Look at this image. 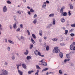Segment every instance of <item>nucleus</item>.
I'll return each mask as SVG.
<instances>
[{
  "label": "nucleus",
  "instance_id": "58",
  "mask_svg": "<svg viewBox=\"0 0 75 75\" xmlns=\"http://www.w3.org/2000/svg\"><path fill=\"white\" fill-rule=\"evenodd\" d=\"M46 2L47 4H49V3H50V2H49L48 1H46Z\"/></svg>",
  "mask_w": 75,
  "mask_h": 75
},
{
  "label": "nucleus",
  "instance_id": "61",
  "mask_svg": "<svg viewBox=\"0 0 75 75\" xmlns=\"http://www.w3.org/2000/svg\"><path fill=\"white\" fill-rule=\"evenodd\" d=\"M39 33H42V30H40V31Z\"/></svg>",
  "mask_w": 75,
  "mask_h": 75
},
{
  "label": "nucleus",
  "instance_id": "41",
  "mask_svg": "<svg viewBox=\"0 0 75 75\" xmlns=\"http://www.w3.org/2000/svg\"><path fill=\"white\" fill-rule=\"evenodd\" d=\"M70 35L71 37H74L75 36V34L74 33H71L70 34Z\"/></svg>",
  "mask_w": 75,
  "mask_h": 75
},
{
  "label": "nucleus",
  "instance_id": "23",
  "mask_svg": "<svg viewBox=\"0 0 75 75\" xmlns=\"http://www.w3.org/2000/svg\"><path fill=\"white\" fill-rule=\"evenodd\" d=\"M58 39H56L55 38H53L52 39V41H58Z\"/></svg>",
  "mask_w": 75,
  "mask_h": 75
},
{
  "label": "nucleus",
  "instance_id": "57",
  "mask_svg": "<svg viewBox=\"0 0 75 75\" xmlns=\"http://www.w3.org/2000/svg\"><path fill=\"white\" fill-rule=\"evenodd\" d=\"M37 52H38V50H36V52H35V54H36V55H37Z\"/></svg>",
  "mask_w": 75,
  "mask_h": 75
},
{
  "label": "nucleus",
  "instance_id": "34",
  "mask_svg": "<svg viewBox=\"0 0 75 75\" xmlns=\"http://www.w3.org/2000/svg\"><path fill=\"white\" fill-rule=\"evenodd\" d=\"M20 31V28H18L16 30V32H18V31Z\"/></svg>",
  "mask_w": 75,
  "mask_h": 75
},
{
  "label": "nucleus",
  "instance_id": "63",
  "mask_svg": "<svg viewBox=\"0 0 75 75\" xmlns=\"http://www.w3.org/2000/svg\"><path fill=\"white\" fill-rule=\"evenodd\" d=\"M42 33H39V35L40 36H42Z\"/></svg>",
  "mask_w": 75,
  "mask_h": 75
},
{
  "label": "nucleus",
  "instance_id": "7",
  "mask_svg": "<svg viewBox=\"0 0 75 75\" xmlns=\"http://www.w3.org/2000/svg\"><path fill=\"white\" fill-rule=\"evenodd\" d=\"M22 67H23V68H24V69H26V68H27V66H26V65H25V64H22Z\"/></svg>",
  "mask_w": 75,
  "mask_h": 75
},
{
  "label": "nucleus",
  "instance_id": "31",
  "mask_svg": "<svg viewBox=\"0 0 75 75\" xmlns=\"http://www.w3.org/2000/svg\"><path fill=\"white\" fill-rule=\"evenodd\" d=\"M36 67L37 69H41V68L40 67H39V66H38V65H36Z\"/></svg>",
  "mask_w": 75,
  "mask_h": 75
},
{
  "label": "nucleus",
  "instance_id": "36",
  "mask_svg": "<svg viewBox=\"0 0 75 75\" xmlns=\"http://www.w3.org/2000/svg\"><path fill=\"white\" fill-rule=\"evenodd\" d=\"M45 7H46V5H45L44 4H43L42 6V8H45Z\"/></svg>",
  "mask_w": 75,
  "mask_h": 75
},
{
  "label": "nucleus",
  "instance_id": "21",
  "mask_svg": "<svg viewBox=\"0 0 75 75\" xmlns=\"http://www.w3.org/2000/svg\"><path fill=\"white\" fill-rule=\"evenodd\" d=\"M31 41L32 43H33V44H34V43H35V41H34V40H33V38H31Z\"/></svg>",
  "mask_w": 75,
  "mask_h": 75
},
{
  "label": "nucleus",
  "instance_id": "54",
  "mask_svg": "<svg viewBox=\"0 0 75 75\" xmlns=\"http://www.w3.org/2000/svg\"><path fill=\"white\" fill-rule=\"evenodd\" d=\"M71 67H73L74 66V63H72V62H71Z\"/></svg>",
  "mask_w": 75,
  "mask_h": 75
},
{
  "label": "nucleus",
  "instance_id": "29",
  "mask_svg": "<svg viewBox=\"0 0 75 75\" xmlns=\"http://www.w3.org/2000/svg\"><path fill=\"white\" fill-rule=\"evenodd\" d=\"M75 53V51H71L70 53V54H71V55H72V54H74Z\"/></svg>",
  "mask_w": 75,
  "mask_h": 75
},
{
  "label": "nucleus",
  "instance_id": "17",
  "mask_svg": "<svg viewBox=\"0 0 75 75\" xmlns=\"http://www.w3.org/2000/svg\"><path fill=\"white\" fill-rule=\"evenodd\" d=\"M8 42L10 44H14V42H13L12 41H11L10 40H8Z\"/></svg>",
  "mask_w": 75,
  "mask_h": 75
},
{
  "label": "nucleus",
  "instance_id": "39",
  "mask_svg": "<svg viewBox=\"0 0 75 75\" xmlns=\"http://www.w3.org/2000/svg\"><path fill=\"white\" fill-rule=\"evenodd\" d=\"M11 58L13 60H14V59H15V57H14V55L12 56L11 57Z\"/></svg>",
  "mask_w": 75,
  "mask_h": 75
},
{
  "label": "nucleus",
  "instance_id": "24",
  "mask_svg": "<svg viewBox=\"0 0 75 75\" xmlns=\"http://www.w3.org/2000/svg\"><path fill=\"white\" fill-rule=\"evenodd\" d=\"M70 9H73L74 8V7L72 6V4L70 5Z\"/></svg>",
  "mask_w": 75,
  "mask_h": 75
},
{
  "label": "nucleus",
  "instance_id": "51",
  "mask_svg": "<svg viewBox=\"0 0 75 75\" xmlns=\"http://www.w3.org/2000/svg\"><path fill=\"white\" fill-rule=\"evenodd\" d=\"M68 13H69V16H71V11H69L68 12Z\"/></svg>",
  "mask_w": 75,
  "mask_h": 75
},
{
  "label": "nucleus",
  "instance_id": "48",
  "mask_svg": "<svg viewBox=\"0 0 75 75\" xmlns=\"http://www.w3.org/2000/svg\"><path fill=\"white\" fill-rule=\"evenodd\" d=\"M71 27H75V24H71Z\"/></svg>",
  "mask_w": 75,
  "mask_h": 75
},
{
  "label": "nucleus",
  "instance_id": "32",
  "mask_svg": "<svg viewBox=\"0 0 75 75\" xmlns=\"http://www.w3.org/2000/svg\"><path fill=\"white\" fill-rule=\"evenodd\" d=\"M30 11L31 13H33V12H34V10L33 9H30Z\"/></svg>",
  "mask_w": 75,
  "mask_h": 75
},
{
  "label": "nucleus",
  "instance_id": "25",
  "mask_svg": "<svg viewBox=\"0 0 75 75\" xmlns=\"http://www.w3.org/2000/svg\"><path fill=\"white\" fill-rule=\"evenodd\" d=\"M34 72V71L31 70L30 71H29L28 72V74H31L32 73Z\"/></svg>",
  "mask_w": 75,
  "mask_h": 75
},
{
  "label": "nucleus",
  "instance_id": "28",
  "mask_svg": "<svg viewBox=\"0 0 75 75\" xmlns=\"http://www.w3.org/2000/svg\"><path fill=\"white\" fill-rule=\"evenodd\" d=\"M9 28L11 30H12L13 29L12 25L11 24H10L9 25Z\"/></svg>",
  "mask_w": 75,
  "mask_h": 75
},
{
  "label": "nucleus",
  "instance_id": "6",
  "mask_svg": "<svg viewBox=\"0 0 75 75\" xmlns=\"http://www.w3.org/2000/svg\"><path fill=\"white\" fill-rule=\"evenodd\" d=\"M37 22V19L36 18L34 19L33 21V24H35Z\"/></svg>",
  "mask_w": 75,
  "mask_h": 75
},
{
  "label": "nucleus",
  "instance_id": "1",
  "mask_svg": "<svg viewBox=\"0 0 75 75\" xmlns=\"http://www.w3.org/2000/svg\"><path fill=\"white\" fill-rule=\"evenodd\" d=\"M1 74H2L3 75H8V71L4 69H1L0 71Z\"/></svg>",
  "mask_w": 75,
  "mask_h": 75
},
{
  "label": "nucleus",
  "instance_id": "64",
  "mask_svg": "<svg viewBox=\"0 0 75 75\" xmlns=\"http://www.w3.org/2000/svg\"><path fill=\"white\" fill-rule=\"evenodd\" d=\"M73 30H74V29H71L70 30V31L71 32H72V31H73Z\"/></svg>",
  "mask_w": 75,
  "mask_h": 75
},
{
  "label": "nucleus",
  "instance_id": "47",
  "mask_svg": "<svg viewBox=\"0 0 75 75\" xmlns=\"http://www.w3.org/2000/svg\"><path fill=\"white\" fill-rule=\"evenodd\" d=\"M59 74H62V71L61 70H59Z\"/></svg>",
  "mask_w": 75,
  "mask_h": 75
},
{
  "label": "nucleus",
  "instance_id": "33",
  "mask_svg": "<svg viewBox=\"0 0 75 75\" xmlns=\"http://www.w3.org/2000/svg\"><path fill=\"white\" fill-rule=\"evenodd\" d=\"M7 50H8L9 51H10L11 50V49H10V47L8 46L7 47Z\"/></svg>",
  "mask_w": 75,
  "mask_h": 75
},
{
  "label": "nucleus",
  "instance_id": "50",
  "mask_svg": "<svg viewBox=\"0 0 75 75\" xmlns=\"http://www.w3.org/2000/svg\"><path fill=\"white\" fill-rule=\"evenodd\" d=\"M39 41L40 42H42V39H39Z\"/></svg>",
  "mask_w": 75,
  "mask_h": 75
},
{
  "label": "nucleus",
  "instance_id": "43",
  "mask_svg": "<svg viewBox=\"0 0 75 75\" xmlns=\"http://www.w3.org/2000/svg\"><path fill=\"white\" fill-rule=\"evenodd\" d=\"M20 28H23V25L22 24H21L20 25Z\"/></svg>",
  "mask_w": 75,
  "mask_h": 75
},
{
  "label": "nucleus",
  "instance_id": "52",
  "mask_svg": "<svg viewBox=\"0 0 75 75\" xmlns=\"http://www.w3.org/2000/svg\"><path fill=\"white\" fill-rule=\"evenodd\" d=\"M17 13H18V14H21V12H20V11H18Z\"/></svg>",
  "mask_w": 75,
  "mask_h": 75
},
{
  "label": "nucleus",
  "instance_id": "14",
  "mask_svg": "<svg viewBox=\"0 0 75 75\" xmlns=\"http://www.w3.org/2000/svg\"><path fill=\"white\" fill-rule=\"evenodd\" d=\"M52 24L53 25H55V18H53V19Z\"/></svg>",
  "mask_w": 75,
  "mask_h": 75
},
{
  "label": "nucleus",
  "instance_id": "53",
  "mask_svg": "<svg viewBox=\"0 0 75 75\" xmlns=\"http://www.w3.org/2000/svg\"><path fill=\"white\" fill-rule=\"evenodd\" d=\"M21 39H22V40H24V38L23 37V36H21Z\"/></svg>",
  "mask_w": 75,
  "mask_h": 75
},
{
  "label": "nucleus",
  "instance_id": "40",
  "mask_svg": "<svg viewBox=\"0 0 75 75\" xmlns=\"http://www.w3.org/2000/svg\"><path fill=\"white\" fill-rule=\"evenodd\" d=\"M66 56L67 58H69V54H66Z\"/></svg>",
  "mask_w": 75,
  "mask_h": 75
},
{
  "label": "nucleus",
  "instance_id": "30",
  "mask_svg": "<svg viewBox=\"0 0 75 75\" xmlns=\"http://www.w3.org/2000/svg\"><path fill=\"white\" fill-rule=\"evenodd\" d=\"M60 45H61V46H63L65 45V44H64V43H60Z\"/></svg>",
  "mask_w": 75,
  "mask_h": 75
},
{
  "label": "nucleus",
  "instance_id": "16",
  "mask_svg": "<svg viewBox=\"0 0 75 75\" xmlns=\"http://www.w3.org/2000/svg\"><path fill=\"white\" fill-rule=\"evenodd\" d=\"M52 24H50L48 25L47 27V28H51V27H52Z\"/></svg>",
  "mask_w": 75,
  "mask_h": 75
},
{
  "label": "nucleus",
  "instance_id": "59",
  "mask_svg": "<svg viewBox=\"0 0 75 75\" xmlns=\"http://www.w3.org/2000/svg\"><path fill=\"white\" fill-rule=\"evenodd\" d=\"M27 8H28V9H30V7L28 6H27Z\"/></svg>",
  "mask_w": 75,
  "mask_h": 75
},
{
  "label": "nucleus",
  "instance_id": "22",
  "mask_svg": "<svg viewBox=\"0 0 75 75\" xmlns=\"http://www.w3.org/2000/svg\"><path fill=\"white\" fill-rule=\"evenodd\" d=\"M39 72V70H38L36 73L35 74V75H38Z\"/></svg>",
  "mask_w": 75,
  "mask_h": 75
},
{
  "label": "nucleus",
  "instance_id": "60",
  "mask_svg": "<svg viewBox=\"0 0 75 75\" xmlns=\"http://www.w3.org/2000/svg\"><path fill=\"white\" fill-rule=\"evenodd\" d=\"M67 59H64V62H67Z\"/></svg>",
  "mask_w": 75,
  "mask_h": 75
},
{
  "label": "nucleus",
  "instance_id": "18",
  "mask_svg": "<svg viewBox=\"0 0 75 75\" xmlns=\"http://www.w3.org/2000/svg\"><path fill=\"white\" fill-rule=\"evenodd\" d=\"M63 16H67V13L66 12H64V13H63Z\"/></svg>",
  "mask_w": 75,
  "mask_h": 75
},
{
  "label": "nucleus",
  "instance_id": "5",
  "mask_svg": "<svg viewBox=\"0 0 75 75\" xmlns=\"http://www.w3.org/2000/svg\"><path fill=\"white\" fill-rule=\"evenodd\" d=\"M70 48L71 50H75V46L74 47V45H71L70 46Z\"/></svg>",
  "mask_w": 75,
  "mask_h": 75
},
{
  "label": "nucleus",
  "instance_id": "56",
  "mask_svg": "<svg viewBox=\"0 0 75 75\" xmlns=\"http://www.w3.org/2000/svg\"><path fill=\"white\" fill-rule=\"evenodd\" d=\"M4 40L5 42H7V38L5 39Z\"/></svg>",
  "mask_w": 75,
  "mask_h": 75
},
{
  "label": "nucleus",
  "instance_id": "27",
  "mask_svg": "<svg viewBox=\"0 0 75 75\" xmlns=\"http://www.w3.org/2000/svg\"><path fill=\"white\" fill-rule=\"evenodd\" d=\"M48 69V68H45V69H44L42 71V72H44V71H47Z\"/></svg>",
  "mask_w": 75,
  "mask_h": 75
},
{
  "label": "nucleus",
  "instance_id": "37",
  "mask_svg": "<svg viewBox=\"0 0 75 75\" xmlns=\"http://www.w3.org/2000/svg\"><path fill=\"white\" fill-rule=\"evenodd\" d=\"M46 49L47 51H48V50H49L50 49L49 48V47L48 46H47Z\"/></svg>",
  "mask_w": 75,
  "mask_h": 75
},
{
  "label": "nucleus",
  "instance_id": "9",
  "mask_svg": "<svg viewBox=\"0 0 75 75\" xmlns=\"http://www.w3.org/2000/svg\"><path fill=\"white\" fill-rule=\"evenodd\" d=\"M41 64L42 65H43L44 66H47V63L45 62H42Z\"/></svg>",
  "mask_w": 75,
  "mask_h": 75
},
{
  "label": "nucleus",
  "instance_id": "12",
  "mask_svg": "<svg viewBox=\"0 0 75 75\" xmlns=\"http://www.w3.org/2000/svg\"><path fill=\"white\" fill-rule=\"evenodd\" d=\"M38 54L39 55V56H40V57H44V55H42L41 54L40 52H38Z\"/></svg>",
  "mask_w": 75,
  "mask_h": 75
},
{
  "label": "nucleus",
  "instance_id": "49",
  "mask_svg": "<svg viewBox=\"0 0 75 75\" xmlns=\"http://www.w3.org/2000/svg\"><path fill=\"white\" fill-rule=\"evenodd\" d=\"M8 4H11V2H10L9 1H7Z\"/></svg>",
  "mask_w": 75,
  "mask_h": 75
},
{
  "label": "nucleus",
  "instance_id": "3",
  "mask_svg": "<svg viewBox=\"0 0 75 75\" xmlns=\"http://www.w3.org/2000/svg\"><path fill=\"white\" fill-rule=\"evenodd\" d=\"M65 9V6H62L61 9H60V13H61V14L62 15L63 14V13H64V10Z\"/></svg>",
  "mask_w": 75,
  "mask_h": 75
},
{
  "label": "nucleus",
  "instance_id": "4",
  "mask_svg": "<svg viewBox=\"0 0 75 75\" xmlns=\"http://www.w3.org/2000/svg\"><path fill=\"white\" fill-rule=\"evenodd\" d=\"M7 7H6V6H4L3 7V11L4 13H6V12H7Z\"/></svg>",
  "mask_w": 75,
  "mask_h": 75
},
{
  "label": "nucleus",
  "instance_id": "13",
  "mask_svg": "<svg viewBox=\"0 0 75 75\" xmlns=\"http://www.w3.org/2000/svg\"><path fill=\"white\" fill-rule=\"evenodd\" d=\"M28 52H28V50H26V52L24 53V54L25 55H27L28 54Z\"/></svg>",
  "mask_w": 75,
  "mask_h": 75
},
{
  "label": "nucleus",
  "instance_id": "45",
  "mask_svg": "<svg viewBox=\"0 0 75 75\" xmlns=\"http://www.w3.org/2000/svg\"><path fill=\"white\" fill-rule=\"evenodd\" d=\"M30 49L31 50V49H32V48L33 47V45H30Z\"/></svg>",
  "mask_w": 75,
  "mask_h": 75
},
{
  "label": "nucleus",
  "instance_id": "11",
  "mask_svg": "<svg viewBox=\"0 0 75 75\" xmlns=\"http://www.w3.org/2000/svg\"><path fill=\"white\" fill-rule=\"evenodd\" d=\"M49 16L51 18L54 17V13H51L50 14V15H49Z\"/></svg>",
  "mask_w": 75,
  "mask_h": 75
},
{
  "label": "nucleus",
  "instance_id": "35",
  "mask_svg": "<svg viewBox=\"0 0 75 75\" xmlns=\"http://www.w3.org/2000/svg\"><path fill=\"white\" fill-rule=\"evenodd\" d=\"M32 35L34 38L35 39V38H36V37L35 36V35L34 34H32Z\"/></svg>",
  "mask_w": 75,
  "mask_h": 75
},
{
  "label": "nucleus",
  "instance_id": "19",
  "mask_svg": "<svg viewBox=\"0 0 75 75\" xmlns=\"http://www.w3.org/2000/svg\"><path fill=\"white\" fill-rule=\"evenodd\" d=\"M26 59L27 60H28L29 59H31V56H28L26 57Z\"/></svg>",
  "mask_w": 75,
  "mask_h": 75
},
{
  "label": "nucleus",
  "instance_id": "2",
  "mask_svg": "<svg viewBox=\"0 0 75 75\" xmlns=\"http://www.w3.org/2000/svg\"><path fill=\"white\" fill-rule=\"evenodd\" d=\"M60 50H59L58 49V47H55L54 49L53 50V52L54 53H58V52H59Z\"/></svg>",
  "mask_w": 75,
  "mask_h": 75
},
{
  "label": "nucleus",
  "instance_id": "44",
  "mask_svg": "<svg viewBox=\"0 0 75 75\" xmlns=\"http://www.w3.org/2000/svg\"><path fill=\"white\" fill-rule=\"evenodd\" d=\"M1 27H2V25H1L0 24V30H3V28H1Z\"/></svg>",
  "mask_w": 75,
  "mask_h": 75
},
{
  "label": "nucleus",
  "instance_id": "26",
  "mask_svg": "<svg viewBox=\"0 0 75 75\" xmlns=\"http://www.w3.org/2000/svg\"><path fill=\"white\" fill-rule=\"evenodd\" d=\"M68 30H65L64 34H65V35H67V34H68Z\"/></svg>",
  "mask_w": 75,
  "mask_h": 75
},
{
  "label": "nucleus",
  "instance_id": "46",
  "mask_svg": "<svg viewBox=\"0 0 75 75\" xmlns=\"http://www.w3.org/2000/svg\"><path fill=\"white\" fill-rule=\"evenodd\" d=\"M37 14H35V15H34V16L33 17V18H37Z\"/></svg>",
  "mask_w": 75,
  "mask_h": 75
},
{
  "label": "nucleus",
  "instance_id": "55",
  "mask_svg": "<svg viewBox=\"0 0 75 75\" xmlns=\"http://www.w3.org/2000/svg\"><path fill=\"white\" fill-rule=\"evenodd\" d=\"M28 14L29 15H30V14H31V13L30 12V11H29L28 12Z\"/></svg>",
  "mask_w": 75,
  "mask_h": 75
},
{
  "label": "nucleus",
  "instance_id": "15",
  "mask_svg": "<svg viewBox=\"0 0 75 75\" xmlns=\"http://www.w3.org/2000/svg\"><path fill=\"white\" fill-rule=\"evenodd\" d=\"M59 55L61 58H62V57H63V54H62V53H61V52L59 53Z\"/></svg>",
  "mask_w": 75,
  "mask_h": 75
},
{
  "label": "nucleus",
  "instance_id": "10",
  "mask_svg": "<svg viewBox=\"0 0 75 75\" xmlns=\"http://www.w3.org/2000/svg\"><path fill=\"white\" fill-rule=\"evenodd\" d=\"M13 27L15 29L17 28V26H16V23L13 24Z\"/></svg>",
  "mask_w": 75,
  "mask_h": 75
},
{
  "label": "nucleus",
  "instance_id": "8",
  "mask_svg": "<svg viewBox=\"0 0 75 75\" xmlns=\"http://www.w3.org/2000/svg\"><path fill=\"white\" fill-rule=\"evenodd\" d=\"M18 73L19 75H23V72H22V71H21L20 70H18Z\"/></svg>",
  "mask_w": 75,
  "mask_h": 75
},
{
  "label": "nucleus",
  "instance_id": "62",
  "mask_svg": "<svg viewBox=\"0 0 75 75\" xmlns=\"http://www.w3.org/2000/svg\"><path fill=\"white\" fill-rule=\"evenodd\" d=\"M23 1L24 3H25L26 2V0H23Z\"/></svg>",
  "mask_w": 75,
  "mask_h": 75
},
{
  "label": "nucleus",
  "instance_id": "38",
  "mask_svg": "<svg viewBox=\"0 0 75 75\" xmlns=\"http://www.w3.org/2000/svg\"><path fill=\"white\" fill-rule=\"evenodd\" d=\"M4 64V65H5V66H7V65H8V62H6Z\"/></svg>",
  "mask_w": 75,
  "mask_h": 75
},
{
  "label": "nucleus",
  "instance_id": "42",
  "mask_svg": "<svg viewBox=\"0 0 75 75\" xmlns=\"http://www.w3.org/2000/svg\"><path fill=\"white\" fill-rule=\"evenodd\" d=\"M27 31L28 32V35H30V32H29V30H27Z\"/></svg>",
  "mask_w": 75,
  "mask_h": 75
},
{
  "label": "nucleus",
  "instance_id": "20",
  "mask_svg": "<svg viewBox=\"0 0 75 75\" xmlns=\"http://www.w3.org/2000/svg\"><path fill=\"white\" fill-rule=\"evenodd\" d=\"M61 21L62 23H64L65 22V19L63 18L61 19Z\"/></svg>",
  "mask_w": 75,
  "mask_h": 75
}]
</instances>
